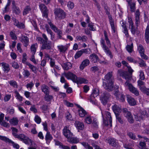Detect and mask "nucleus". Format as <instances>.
I'll list each match as a JSON object with an SVG mask.
<instances>
[{
    "label": "nucleus",
    "instance_id": "obj_54",
    "mask_svg": "<svg viewBox=\"0 0 149 149\" xmlns=\"http://www.w3.org/2000/svg\"><path fill=\"white\" fill-rule=\"evenodd\" d=\"M30 73L28 70H25L23 72V75L25 77H28L30 75Z\"/></svg>",
    "mask_w": 149,
    "mask_h": 149
},
{
    "label": "nucleus",
    "instance_id": "obj_36",
    "mask_svg": "<svg viewBox=\"0 0 149 149\" xmlns=\"http://www.w3.org/2000/svg\"><path fill=\"white\" fill-rule=\"evenodd\" d=\"M49 93L45 94V100L47 102H50L52 99V96L49 95Z\"/></svg>",
    "mask_w": 149,
    "mask_h": 149
},
{
    "label": "nucleus",
    "instance_id": "obj_62",
    "mask_svg": "<svg viewBox=\"0 0 149 149\" xmlns=\"http://www.w3.org/2000/svg\"><path fill=\"white\" fill-rule=\"evenodd\" d=\"M140 15V13L139 9L136 10L135 13V17L137 19V20L139 19V16Z\"/></svg>",
    "mask_w": 149,
    "mask_h": 149
},
{
    "label": "nucleus",
    "instance_id": "obj_10",
    "mask_svg": "<svg viewBox=\"0 0 149 149\" xmlns=\"http://www.w3.org/2000/svg\"><path fill=\"white\" fill-rule=\"evenodd\" d=\"M0 139L6 142L12 144L13 147L17 149H18L19 148V146L18 144L14 143V142L5 136L0 135Z\"/></svg>",
    "mask_w": 149,
    "mask_h": 149
},
{
    "label": "nucleus",
    "instance_id": "obj_2",
    "mask_svg": "<svg viewBox=\"0 0 149 149\" xmlns=\"http://www.w3.org/2000/svg\"><path fill=\"white\" fill-rule=\"evenodd\" d=\"M112 74L109 72L104 77L105 79L103 82L104 88L108 91H111L113 87V82L112 79Z\"/></svg>",
    "mask_w": 149,
    "mask_h": 149
},
{
    "label": "nucleus",
    "instance_id": "obj_15",
    "mask_svg": "<svg viewBox=\"0 0 149 149\" xmlns=\"http://www.w3.org/2000/svg\"><path fill=\"white\" fill-rule=\"evenodd\" d=\"M45 28L47 32V33L49 34L51 36V39L53 41L55 38V34L53 33L52 30L49 29V26L48 24H46Z\"/></svg>",
    "mask_w": 149,
    "mask_h": 149
},
{
    "label": "nucleus",
    "instance_id": "obj_44",
    "mask_svg": "<svg viewBox=\"0 0 149 149\" xmlns=\"http://www.w3.org/2000/svg\"><path fill=\"white\" fill-rule=\"evenodd\" d=\"M138 50L140 55L142 54V53H144V49L142 45H139L138 47Z\"/></svg>",
    "mask_w": 149,
    "mask_h": 149
},
{
    "label": "nucleus",
    "instance_id": "obj_50",
    "mask_svg": "<svg viewBox=\"0 0 149 149\" xmlns=\"http://www.w3.org/2000/svg\"><path fill=\"white\" fill-rule=\"evenodd\" d=\"M9 83L10 85L14 87H17V82L11 80L10 81Z\"/></svg>",
    "mask_w": 149,
    "mask_h": 149
},
{
    "label": "nucleus",
    "instance_id": "obj_52",
    "mask_svg": "<svg viewBox=\"0 0 149 149\" xmlns=\"http://www.w3.org/2000/svg\"><path fill=\"white\" fill-rule=\"evenodd\" d=\"M127 134L131 139L133 140L135 139V135L132 132H129L127 133Z\"/></svg>",
    "mask_w": 149,
    "mask_h": 149
},
{
    "label": "nucleus",
    "instance_id": "obj_64",
    "mask_svg": "<svg viewBox=\"0 0 149 149\" xmlns=\"http://www.w3.org/2000/svg\"><path fill=\"white\" fill-rule=\"evenodd\" d=\"M140 79L141 80H144L145 79V76L143 72L142 71L140 72V74L139 75Z\"/></svg>",
    "mask_w": 149,
    "mask_h": 149
},
{
    "label": "nucleus",
    "instance_id": "obj_21",
    "mask_svg": "<svg viewBox=\"0 0 149 149\" xmlns=\"http://www.w3.org/2000/svg\"><path fill=\"white\" fill-rule=\"evenodd\" d=\"M90 63V61L88 59L84 60L81 63L80 66V68L81 70H83L84 68L88 66Z\"/></svg>",
    "mask_w": 149,
    "mask_h": 149
},
{
    "label": "nucleus",
    "instance_id": "obj_42",
    "mask_svg": "<svg viewBox=\"0 0 149 149\" xmlns=\"http://www.w3.org/2000/svg\"><path fill=\"white\" fill-rule=\"evenodd\" d=\"M106 115L107 118L109 119V124L110 125V126L111 127L112 126V118L111 116V113L109 112H107L106 113Z\"/></svg>",
    "mask_w": 149,
    "mask_h": 149
},
{
    "label": "nucleus",
    "instance_id": "obj_43",
    "mask_svg": "<svg viewBox=\"0 0 149 149\" xmlns=\"http://www.w3.org/2000/svg\"><path fill=\"white\" fill-rule=\"evenodd\" d=\"M133 44L132 43L131 45H127L126 47V48L127 51L129 53H131L132 52L133 48Z\"/></svg>",
    "mask_w": 149,
    "mask_h": 149
},
{
    "label": "nucleus",
    "instance_id": "obj_30",
    "mask_svg": "<svg viewBox=\"0 0 149 149\" xmlns=\"http://www.w3.org/2000/svg\"><path fill=\"white\" fill-rule=\"evenodd\" d=\"M19 122V120L17 118H13L9 120V122L10 124L13 125H17Z\"/></svg>",
    "mask_w": 149,
    "mask_h": 149
},
{
    "label": "nucleus",
    "instance_id": "obj_48",
    "mask_svg": "<svg viewBox=\"0 0 149 149\" xmlns=\"http://www.w3.org/2000/svg\"><path fill=\"white\" fill-rule=\"evenodd\" d=\"M10 36L12 40H15L17 39L15 33L12 31H11L10 32Z\"/></svg>",
    "mask_w": 149,
    "mask_h": 149
},
{
    "label": "nucleus",
    "instance_id": "obj_1",
    "mask_svg": "<svg viewBox=\"0 0 149 149\" xmlns=\"http://www.w3.org/2000/svg\"><path fill=\"white\" fill-rule=\"evenodd\" d=\"M42 36L44 39L40 37H38L36 39L37 41L40 44H42L41 49H50L52 47L51 42L48 40L47 36L45 33L42 34Z\"/></svg>",
    "mask_w": 149,
    "mask_h": 149
},
{
    "label": "nucleus",
    "instance_id": "obj_17",
    "mask_svg": "<svg viewBox=\"0 0 149 149\" xmlns=\"http://www.w3.org/2000/svg\"><path fill=\"white\" fill-rule=\"evenodd\" d=\"M21 42L25 47H27L29 42V38L26 36H22L21 38Z\"/></svg>",
    "mask_w": 149,
    "mask_h": 149
},
{
    "label": "nucleus",
    "instance_id": "obj_24",
    "mask_svg": "<svg viewBox=\"0 0 149 149\" xmlns=\"http://www.w3.org/2000/svg\"><path fill=\"white\" fill-rule=\"evenodd\" d=\"M38 47V44L37 43L32 45L31 47V54H35L36 52V49Z\"/></svg>",
    "mask_w": 149,
    "mask_h": 149
},
{
    "label": "nucleus",
    "instance_id": "obj_60",
    "mask_svg": "<svg viewBox=\"0 0 149 149\" xmlns=\"http://www.w3.org/2000/svg\"><path fill=\"white\" fill-rule=\"evenodd\" d=\"M140 114L141 115V116L143 117L144 119L145 116H146L148 114L147 111L146 110L140 111Z\"/></svg>",
    "mask_w": 149,
    "mask_h": 149
},
{
    "label": "nucleus",
    "instance_id": "obj_27",
    "mask_svg": "<svg viewBox=\"0 0 149 149\" xmlns=\"http://www.w3.org/2000/svg\"><path fill=\"white\" fill-rule=\"evenodd\" d=\"M91 59V61H94V63H95L97 60H98V57L95 54H93L91 55L89 57Z\"/></svg>",
    "mask_w": 149,
    "mask_h": 149
},
{
    "label": "nucleus",
    "instance_id": "obj_23",
    "mask_svg": "<svg viewBox=\"0 0 149 149\" xmlns=\"http://www.w3.org/2000/svg\"><path fill=\"white\" fill-rule=\"evenodd\" d=\"M61 65L64 70H68L71 68L72 67L71 64L69 62L63 63Z\"/></svg>",
    "mask_w": 149,
    "mask_h": 149
},
{
    "label": "nucleus",
    "instance_id": "obj_5",
    "mask_svg": "<svg viewBox=\"0 0 149 149\" xmlns=\"http://www.w3.org/2000/svg\"><path fill=\"white\" fill-rule=\"evenodd\" d=\"M55 19L57 20H61L64 19L66 17V13L60 8H56L54 10Z\"/></svg>",
    "mask_w": 149,
    "mask_h": 149
},
{
    "label": "nucleus",
    "instance_id": "obj_45",
    "mask_svg": "<svg viewBox=\"0 0 149 149\" xmlns=\"http://www.w3.org/2000/svg\"><path fill=\"white\" fill-rule=\"evenodd\" d=\"M116 118L118 121L121 124H123L124 123L123 120L122 119L120 114L117 115L116 116Z\"/></svg>",
    "mask_w": 149,
    "mask_h": 149
},
{
    "label": "nucleus",
    "instance_id": "obj_56",
    "mask_svg": "<svg viewBox=\"0 0 149 149\" xmlns=\"http://www.w3.org/2000/svg\"><path fill=\"white\" fill-rule=\"evenodd\" d=\"M17 107L19 109V110L22 113H23L24 114H26V111L24 110L23 109V108L22 107H21L19 105H17Z\"/></svg>",
    "mask_w": 149,
    "mask_h": 149
},
{
    "label": "nucleus",
    "instance_id": "obj_63",
    "mask_svg": "<svg viewBox=\"0 0 149 149\" xmlns=\"http://www.w3.org/2000/svg\"><path fill=\"white\" fill-rule=\"evenodd\" d=\"M21 45L20 43H18L17 45V50L20 53H22V50L21 48Z\"/></svg>",
    "mask_w": 149,
    "mask_h": 149
},
{
    "label": "nucleus",
    "instance_id": "obj_26",
    "mask_svg": "<svg viewBox=\"0 0 149 149\" xmlns=\"http://www.w3.org/2000/svg\"><path fill=\"white\" fill-rule=\"evenodd\" d=\"M41 90L45 94L49 93V87L45 84H43L41 86Z\"/></svg>",
    "mask_w": 149,
    "mask_h": 149
},
{
    "label": "nucleus",
    "instance_id": "obj_53",
    "mask_svg": "<svg viewBox=\"0 0 149 149\" xmlns=\"http://www.w3.org/2000/svg\"><path fill=\"white\" fill-rule=\"evenodd\" d=\"M34 120L35 122L38 124L40 123L41 121V119L38 115L36 116Z\"/></svg>",
    "mask_w": 149,
    "mask_h": 149
},
{
    "label": "nucleus",
    "instance_id": "obj_22",
    "mask_svg": "<svg viewBox=\"0 0 149 149\" xmlns=\"http://www.w3.org/2000/svg\"><path fill=\"white\" fill-rule=\"evenodd\" d=\"M57 48L60 52L63 53H65L68 49L67 45H59L57 46Z\"/></svg>",
    "mask_w": 149,
    "mask_h": 149
},
{
    "label": "nucleus",
    "instance_id": "obj_13",
    "mask_svg": "<svg viewBox=\"0 0 149 149\" xmlns=\"http://www.w3.org/2000/svg\"><path fill=\"white\" fill-rule=\"evenodd\" d=\"M88 82V81L87 79L82 77H77L75 75V83L77 84H81L83 83L86 84Z\"/></svg>",
    "mask_w": 149,
    "mask_h": 149
},
{
    "label": "nucleus",
    "instance_id": "obj_16",
    "mask_svg": "<svg viewBox=\"0 0 149 149\" xmlns=\"http://www.w3.org/2000/svg\"><path fill=\"white\" fill-rule=\"evenodd\" d=\"M127 100L129 104L131 106H134L136 104L135 100L129 95H127Z\"/></svg>",
    "mask_w": 149,
    "mask_h": 149
},
{
    "label": "nucleus",
    "instance_id": "obj_37",
    "mask_svg": "<svg viewBox=\"0 0 149 149\" xmlns=\"http://www.w3.org/2000/svg\"><path fill=\"white\" fill-rule=\"evenodd\" d=\"M134 118L136 121H140L144 120L143 117L141 116L140 114L134 115Z\"/></svg>",
    "mask_w": 149,
    "mask_h": 149
},
{
    "label": "nucleus",
    "instance_id": "obj_33",
    "mask_svg": "<svg viewBox=\"0 0 149 149\" xmlns=\"http://www.w3.org/2000/svg\"><path fill=\"white\" fill-rule=\"evenodd\" d=\"M116 99L121 102L125 101V96L122 93L116 97Z\"/></svg>",
    "mask_w": 149,
    "mask_h": 149
},
{
    "label": "nucleus",
    "instance_id": "obj_41",
    "mask_svg": "<svg viewBox=\"0 0 149 149\" xmlns=\"http://www.w3.org/2000/svg\"><path fill=\"white\" fill-rule=\"evenodd\" d=\"M108 143L111 146H116V144L115 142V140L114 139L110 138L108 140Z\"/></svg>",
    "mask_w": 149,
    "mask_h": 149
},
{
    "label": "nucleus",
    "instance_id": "obj_34",
    "mask_svg": "<svg viewBox=\"0 0 149 149\" xmlns=\"http://www.w3.org/2000/svg\"><path fill=\"white\" fill-rule=\"evenodd\" d=\"M2 66L3 68V70L5 71L8 72L10 70L9 65L7 63H1Z\"/></svg>",
    "mask_w": 149,
    "mask_h": 149
},
{
    "label": "nucleus",
    "instance_id": "obj_58",
    "mask_svg": "<svg viewBox=\"0 0 149 149\" xmlns=\"http://www.w3.org/2000/svg\"><path fill=\"white\" fill-rule=\"evenodd\" d=\"M30 110L34 113H37L38 112L37 110L35 108L34 105H32L31 106L30 108Z\"/></svg>",
    "mask_w": 149,
    "mask_h": 149
},
{
    "label": "nucleus",
    "instance_id": "obj_39",
    "mask_svg": "<svg viewBox=\"0 0 149 149\" xmlns=\"http://www.w3.org/2000/svg\"><path fill=\"white\" fill-rule=\"evenodd\" d=\"M31 9L30 7L29 6H26L24 8L23 12V15H25L28 13L31 10Z\"/></svg>",
    "mask_w": 149,
    "mask_h": 149
},
{
    "label": "nucleus",
    "instance_id": "obj_61",
    "mask_svg": "<svg viewBox=\"0 0 149 149\" xmlns=\"http://www.w3.org/2000/svg\"><path fill=\"white\" fill-rule=\"evenodd\" d=\"M140 61L139 63V64L140 67H143L146 66V64L143 60L140 59Z\"/></svg>",
    "mask_w": 149,
    "mask_h": 149
},
{
    "label": "nucleus",
    "instance_id": "obj_12",
    "mask_svg": "<svg viewBox=\"0 0 149 149\" xmlns=\"http://www.w3.org/2000/svg\"><path fill=\"white\" fill-rule=\"evenodd\" d=\"M68 127V126H65L63 130V135L68 139L72 137L73 135L72 133L69 130Z\"/></svg>",
    "mask_w": 149,
    "mask_h": 149
},
{
    "label": "nucleus",
    "instance_id": "obj_40",
    "mask_svg": "<svg viewBox=\"0 0 149 149\" xmlns=\"http://www.w3.org/2000/svg\"><path fill=\"white\" fill-rule=\"evenodd\" d=\"M104 33L105 37V39L106 40L107 43L108 45H110L111 43L108 37L107 33L106 31H104Z\"/></svg>",
    "mask_w": 149,
    "mask_h": 149
},
{
    "label": "nucleus",
    "instance_id": "obj_20",
    "mask_svg": "<svg viewBox=\"0 0 149 149\" xmlns=\"http://www.w3.org/2000/svg\"><path fill=\"white\" fill-rule=\"evenodd\" d=\"M112 109L116 116L120 114L121 111V109L120 107L115 104L112 107Z\"/></svg>",
    "mask_w": 149,
    "mask_h": 149
},
{
    "label": "nucleus",
    "instance_id": "obj_46",
    "mask_svg": "<svg viewBox=\"0 0 149 149\" xmlns=\"http://www.w3.org/2000/svg\"><path fill=\"white\" fill-rule=\"evenodd\" d=\"M52 139V135L50 134L49 132H47L46 136L45 139L47 141L51 140Z\"/></svg>",
    "mask_w": 149,
    "mask_h": 149
},
{
    "label": "nucleus",
    "instance_id": "obj_25",
    "mask_svg": "<svg viewBox=\"0 0 149 149\" xmlns=\"http://www.w3.org/2000/svg\"><path fill=\"white\" fill-rule=\"evenodd\" d=\"M12 12L13 13L16 15H19L21 13V11L18 6H15L12 8Z\"/></svg>",
    "mask_w": 149,
    "mask_h": 149
},
{
    "label": "nucleus",
    "instance_id": "obj_11",
    "mask_svg": "<svg viewBox=\"0 0 149 149\" xmlns=\"http://www.w3.org/2000/svg\"><path fill=\"white\" fill-rule=\"evenodd\" d=\"M39 7L42 13V16L47 18L48 17V10L46 6L43 4H40Z\"/></svg>",
    "mask_w": 149,
    "mask_h": 149
},
{
    "label": "nucleus",
    "instance_id": "obj_49",
    "mask_svg": "<svg viewBox=\"0 0 149 149\" xmlns=\"http://www.w3.org/2000/svg\"><path fill=\"white\" fill-rule=\"evenodd\" d=\"M82 54V52L81 50L78 51L75 54V59L78 58L80 57Z\"/></svg>",
    "mask_w": 149,
    "mask_h": 149
},
{
    "label": "nucleus",
    "instance_id": "obj_59",
    "mask_svg": "<svg viewBox=\"0 0 149 149\" xmlns=\"http://www.w3.org/2000/svg\"><path fill=\"white\" fill-rule=\"evenodd\" d=\"M102 113V116L103 118V124L106 126H108L109 125L108 120V118H106V119H105L104 118Z\"/></svg>",
    "mask_w": 149,
    "mask_h": 149
},
{
    "label": "nucleus",
    "instance_id": "obj_29",
    "mask_svg": "<svg viewBox=\"0 0 149 149\" xmlns=\"http://www.w3.org/2000/svg\"><path fill=\"white\" fill-rule=\"evenodd\" d=\"M109 18L111 29L115 33V30L114 20L111 16H109Z\"/></svg>",
    "mask_w": 149,
    "mask_h": 149
},
{
    "label": "nucleus",
    "instance_id": "obj_9",
    "mask_svg": "<svg viewBox=\"0 0 149 149\" xmlns=\"http://www.w3.org/2000/svg\"><path fill=\"white\" fill-rule=\"evenodd\" d=\"M48 23L52 29L56 33L58 36L59 37V38H61L62 37L61 35L62 34V31L58 29L55 25H54V24L52 23L51 21H49L48 22Z\"/></svg>",
    "mask_w": 149,
    "mask_h": 149
},
{
    "label": "nucleus",
    "instance_id": "obj_6",
    "mask_svg": "<svg viewBox=\"0 0 149 149\" xmlns=\"http://www.w3.org/2000/svg\"><path fill=\"white\" fill-rule=\"evenodd\" d=\"M123 112L124 116L127 118L129 122L131 124L133 123L134 119L131 112L128 111L127 109L126 108L123 109Z\"/></svg>",
    "mask_w": 149,
    "mask_h": 149
},
{
    "label": "nucleus",
    "instance_id": "obj_57",
    "mask_svg": "<svg viewBox=\"0 0 149 149\" xmlns=\"http://www.w3.org/2000/svg\"><path fill=\"white\" fill-rule=\"evenodd\" d=\"M34 85V84L32 82H31L26 84V87L27 88H29L30 90H31Z\"/></svg>",
    "mask_w": 149,
    "mask_h": 149
},
{
    "label": "nucleus",
    "instance_id": "obj_18",
    "mask_svg": "<svg viewBox=\"0 0 149 149\" xmlns=\"http://www.w3.org/2000/svg\"><path fill=\"white\" fill-rule=\"evenodd\" d=\"M99 93L98 91H97L95 89L93 90L90 96V102L92 103L94 102V99H95V97H97V96L99 95Z\"/></svg>",
    "mask_w": 149,
    "mask_h": 149
},
{
    "label": "nucleus",
    "instance_id": "obj_28",
    "mask_svg": "<svg viewBox=\"0 0 149 149\" xmlns=\"http://www.w3.org/2000/svg\"><path fill=\"white\" fill-rule=\"evenodd\" d=\"M26 64L33 72L35 73H36L38 70L37 68L31 65L29 63H27Z\"/></svg>",
    "mask_w": 149,
    "mask_h": 149
},
{
    "label": "nucleus",
    "instance_id": "obj_14",
    "mask_svg": "<svg viewBox=\"0 0 149 149\" xmlns=\"http://www.w3.org/2000/svg\"><path fill=\"white\" fill-rule=\"evenodd\" d=\"M63 76H64L68 79H71L73 82H74V75L71 72L68 73H64L62 74Z\"/></svg>",
    "mask_w": 149,
    "mask_h": 149
},
{
    "label": "nucleus",
    "instance_id": "obj_38",
    "mask_svg": "<svg viewBox=\"0 0 149 149\" xmlns=\"http://www.w3.org/2000/svg\"><path fill=\"white\" fill-rule=\"evenodd\" d=\"M14 93L15 94V97L20 102H22L23 100V97L21 96L17 91H15Z\"/></svg>",
    "mask_w": 149,
    "mask_h": 149
},
{
    "label": "nucleus",
    "instance_id": "obj_35",
    "mask_svg": "<svg viewBox=\"0 0 149 149\" xmlns=\"http://www.w3.org/2000/svg\"><path fill=\"white\" fill-rule=\"evenodd\" d=\"M103 48L104 49L105 52L107 53V54L110 56L111 58H112L113 56L111 52L109 49L108 47L106 46Z\"/></svg>",
    "mask_w": 149,
    "mask_h": 149
},
{
    "label": "nucleus",
    "instance_id": "obj_51",
    "mask_svg": "<svg viewBox=\"0 0 149 149\" xmlns=\"http://www.w3.org/2000/svg\"><path fill=\"white\" fill-rule=\"evenodd\" d=\"M86 122L88 124H90L92 122V120L90 116L86 117L85 119Z\"/></svg>",
    "mask_w": 149,
    "mask_h": 149
},
{
    "label": "nucleus",
    "instance_id": "obj_8",
    "mask_svg": "<svg viewBox=\"0 0 149 149\" xmlns=\"http://www.w3.org/2000/svg\"><path fill=\"white\" fill-rule=\"evenodd\" d=\"M125 85L128 87V88L131 92L136 96L139 95V93L137 89L133 86L131 84L129 83V81H126L125 83Z\"/></svg>",
    "mask_w": 149,
    "mask_h": 149
},
{
    "label": "nucleus",
    "instance_id": "obj_19",
    "mask_svg": "<svg viewBox=\"0 0 149 149\" xmlns=\"http://www.w3.org/2000/svg\"><path fill=\"white\" fill-rule=\"evenodd\" d=\"M75 126L78 130V132H79V130H83L84 127L83 123L77 121L75 122Z\"/></svg>",
    "mask_w": 149,
    "mask_h": 149
},
{
    "label": "nucleus",
    "instance_id": "obj_47",
    "mask_svg": "<svg viewBox=\"0 0 149 149\" xmlns=\"http://www.w3.org/2000/svg\"><path fill=\"white\" fill-rule=\"evenodd\" d=\"M11 65L15 69H17L19 68V65L18 63L15 61H13L11 63Z\"/></svg>",
    "mask_w": 149,
    "mask_h": 149
},
{
    "label": "nucleus",
    "instance_id": "obj_3",
    "mask_svg": "<svg viewBox=\"0 0 149 149\" xmlns=\"http://www.w3.org/2000/svg\"><path fill=\"white\" fill-rule=\"evenodd\" d=\"M12 134L13 136L15 138H17L20 140L23 141L26 144H29L32 143L31 140L28 137L24 134H20L18 135L17 134L18 130L14 127H12Z\"/></svg>",
    "mask_w": 149,
    "mask_h": 149
},
{
    "label": "nucleus",
    "instance_id": "obj_7",
    "mask_svg": "<svg viewBox=\"0 0 149 149\" xmlns=\"http://www.w3.org/2000/svg\"><path fill=\"white\" fill-rule=\"evenodd\" d=\"M110 96L109 93L106 91L104 92L101 95L100 97V100L104 105L107 104Z\"/></svg>",
    "mask_w": 149,
    "mask_h": 149
},
{
    "label": "nucleus",
    "instance_id": "obj_55",
    "mask_svg": "<svg viewBox=\"0 0 149 149\" xmlns=\"http://www.w3.org/2000/svg\"><path fill=\"white\" fill-rule=\"evenodd\" d=\"M130 29H131V31L132 33L134 35L136 33V30L134 25H132V26H130Z\"/></svg>",
    "mask_w": 149,
    "mask_h": 149
},
{
    "label": "nucleus",
    "instance_id": "obj_4",
    "mask_svg": "<svg viewBox=\"0 0 149 149\" xmlns=\"http://www.w3.org/2000/svg\"><path fill=\"white\" fill-rule=\"evenodd\" d=\"M128 72L123 70L121 69L119 70L118 73L120 77L124 78L127 81L131 80L132 74L133 70L130 66H127Z\"/></svg>",
    "mask_w": 149,
    "mask_h": 149
},
{
    "label": "nucleus",
    "instance_id": "obj_32",
    "mask_svg": "<svg viewBox=\"0 0 149 149\" xmlns=\"http://www.w3.org/2000/svg\"><path fill=\"white\" fill-rule=\"evenodd\" d=\"M129 5L130 6V11L132 12H134L135 11L136 3L135 2H132V1L130 2L129 3H128Z\"/></svg>",
    "mask_w": 149,
    "mask_h": 149
},
{
    "label": "nucleus",
    "instance_id": "obj_31",
    "mask_svg": "<svg viewBox=\"0 0 149 149\" xmlns=\"http://www.w3.org/2000/svg\"><path fill=\"white\" fill-rule=\"evenodd\" d=\"M79 116L81 117H84L87 114L86 112L83 108H81L80 109L78 110Z\"/></svg>",
    "mask_w": 149,
    "mask_h": 149
}]
</instances>
